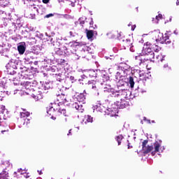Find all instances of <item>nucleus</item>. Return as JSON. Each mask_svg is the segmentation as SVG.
Masks as SVG:
<instances>
[{
    "mask_svg": "<svg viewBox=\"0 0 179 179\" xmlns=\"http://www.w3.org/2000/svg\"><path fill=\"white\" fill-rule=\"evenodd\" d=\"M129 83L130 85V87L132 88L134 86H135V81H134V77L130 76L129 78Z\"/></svg>",
    "mask_w": 179,
    "mask_h": 179,
    "instance_id": "25",
    "label": "nucleus"
},
{
    "mask_svg": "<svg viewBox=\"0 0 179 179\" xmlns=\"http://www.w3.org/2000/svg\"><path fill=\"white\" fill-rule=\"evenodd\" d=\"M108 80H110V76H108V74L106 73L101 76L99 83L103 85V83H106V82H108Z\"/></svg>",
    "mask_w": 179,
    "mask_h": 179,
    "instance_id": "11",
    "label": "nucleus"
},
{
    "mask_svg": "<svg viewBox=\"0 0 179 179\" xmlns=\"http://www.w3.org/2000/svg\"><path fill=\"white\" fill-rule=\"evenodd\" d=\"M133 43L134 39L132 38H126L122 40V45L125 50H127V48H130L131 51H132V48L134 47V45H132Z\"/></svg>",
    "mask_w": 179,
    "mask_h": 179,
    "instance_id": "4",
    "label": "nucleus"
},
{
    "mask_svg": "<svg viewBox=\"0 0 179 179\" xmlns=\"http://www.w3.org/2000/svg\"><path fill=\"white\" fill-rule=\"evenodd\" d=\"M17 50H18L19 54L23 55L24 54V51H26V48L23 45H20L17 46Z\"/></svg>",
    "mask_w": 179,
    "mask_h": 179,
    "instance_id": "19",
    "label": "nucleus"
},
{
    "mask_svg": "<svg viewBox=\"0 0 179 179\" xmlns=\"http://www.w3.org/2000/svg\"><path fill=\"white\" fill-rule=\"evenodd\" d=\"M87 31V38L88 40H92L93 38V36H94V31L93 30H87L86 29Z\"/></svg>",
    "mask_w": 179,
    "mask_h": 179,
    "instance_id": "16",
    "label": "nucleus"
},
{
    "mask_svg": "<svg viewBox=\"0 0 179 179\" xmlns=\"http://www.w3.org/2000/svg\"><path fill=\"white\" fill-rule=\"evenodd\" d=\"M159 36L160 38H157L155 40L156 41H159L161 44H164V43H166V40L169 38V35H167L166 34H165L164 35H163V34H159Z\"/></svg>",
    "mask_w": 179,
    "mask_h": 179,
    "instance_id": "8",
    "label": "nucleus"
},
{
    "mask_svg": "<svg viewBox=\"0 0 179 179\" xmlns=\"http://www.w3.org/2000/svg\"><path fill=\"white\" fill-rule=\"evenodd\" d=\"M145 58L146 60L150 61V62H153V59H155V52H147L145 54Z\"/></svg>",
    "mask_w": 179,
    "mask_h": 179,
    "instance_id": "13",
    "label": "nucleus"
},
{
    "mask_svg": "<svg viewBox=\"0 0 179 179\" xmlns=\"http://www.w3.org/2000/svg\"><path fill=\"white\" fill-rule=\"evenodd\" d=\"M160 148H162V145H160V143L158 141H156L154 143V149L155 150L151 152L152 156H155L156 153L160 152Z\"/></svg>",
    "mask_w": 179,
    "mask_h": 179,
    "instance_id": "7",
    "label": "nucleus"
},
{
    "mask_svg": "<svg viewBox=\"0 0 179 179\" xmlns=\"http://www.w3.org/2000/svg\"><path fill=\"white\" fill-rule=\"evenodd\" d=\"M53 110H55V108H54V107H51V108L47 111V113L49 114V115L51 116L52 120H57V117H54V116L52 115V113H51V112H52Z\"/></svg>",
    "mask_w": 179,
    "mask_h": 179,
    "instance_id": "26",
    "label": "nucleus"
},
{
    "mask_svg": "<svg viewBox=\"0 0 179 179\" xmlns=\"http://www.w3.org/2000/svg\"><path fill=\"white\" fill-rule=\"evenodd\" d=\"M38 174H39L40 176H41V174H43V172H42L41 171H38Z\"/></svg>",
    "mask_w": 179,
    "mask_h": 179,
    "instance_id": "42",
    "label": "nucleus"
},
{
    "mask_svg": "<svg viewBox=\"0 0 179 179\" xmlns=\"http://www.w3.org/2000/svg\"><path fill=\"white\" fill-rule=\"evenodd\" d=\"M152 122H155V120H153Z\"/></svg>",
    "mask_w": 179,
    "mask_h": 179,
    "instance_id": "54",
    "label": "nucleus"
},
{
    "mask_svg": "<svg viewBox=\"0 0 179 179\" xmlns=\"http://www.w3.org/2000/svg\"><path fill=\"white\" fill-rule=\"evenodd\" d=\"M57 100L59 104L66 103V101H68L66 100V96H65V94H62L57 96Z\"/></svg>",
    "mask_w": 179,
    "mask_h": 179,
    "instance_id": "12",
    "label": "nucleus"
},
{
    "mask_svg": "<svg viewBox=\"0 0 179 179\" xmlns=\"http://www.w3.org/2000/svg\"><path fill=\"white\" fill-rule=\"evenodd\" d=\"M176 5H177V6L179 5V0H177V1H176Z\"/></svg>",
    "mask_w": 179,
    "mask_h": 179,
    "instance_id": "45",
    "label": "nucleus"
},
{
    "mask_svg": "<svg viewBox=\"0 0 179 179\" xmlns=\"http://www.w3.org/2000/svg\"><path fill=\"white\" fill-rule=\"evenodd\" d=\"M70 44H71V47H78V45H79V42L73 41L70 42Z\"/></svg>",
    "mask_w": 179,
    "mask_h": 179,
    "instance_id": "30",
    "label": "nucleus"
},
{
    "mask_svg": "<svg viewBox=\"0 0 179 179\" xmlns=\"http://www.w3.org/2000/svg\"><path fill=\"white\" fill-rule=\"evenodd\" d=\"M0 125H1V121H0Z\"/></svg>",
    "mask_w": 179,
    "mask_h": 179,
    "instance_id": "55",
    "label": "nucleus"
},
{
    "mask_svg": "<svg viewBox=\"0 0 179 179\" xmlns=\"http://www.w3.org/2000/svg\"><path fill=\"white\" fill-rule=\"evenodd\" d=\"M149 141L144 140L142 143V150L143 151L144 155H148V153H150L152 150H153V145H148Z\"/></svg>",
    "mask_w": 179,
    "mask_h": 179,
    "instance_id": "3",
    "label": "nucleus"
},
{
    "mask_svg": "<svg viewBox=\"0 0 179 179\" xmlns=\"http://www.w3.org/2000/svg\"><path fill=\"white\" fill-rule=\"evenodd\" d=\"M47 84H46V85H45V89H48V87H47Z\"/></svg>",
    "mask_w": 179,
    "mask_h": 179,
    "instance_id": "51",
    "label": "nucleus"
},
{
    "mask_svg": "<svg viewBox=\"0 0 179 179\" xmlns=\"http://www.w3.org/2000/svg\"><path fill=\"white\" fill-rule=\"evenodd\" d=\"M99 83H100L99 81L92 80V90L97 92V90L100 89V87H99Z\"/></svg>",
    "mask_w": 179,
    "mask_h": 179,
    "instance_id": "15",
    "label": "nucleus"
},
{
    "mask_svg": "<svg viewBox=\"0 0 179 179\" xmlns=\"http://www.w3.org/2000/svg\"><path fill=\"white\" fill-rule=\"evenodd\" d=\"M33 98L34 99V100H36V101H38V100H41L43 99V94L42 93L34 94Z\"/></svg>",
    "mask_w": 179,
    "mask_h": 179,
    "instance_id": "18",
    "label": "nucleus"
},
{
    "mask_svg": "<svg viewBox=\"0 0 179 179\" xmlns=\"http://www.w3.org/2000/svg\"><path fill=\"white\" fill-rule=\"evenodd\" d=\"M42 2L43 3H48V2H50V0H42Z\"/></svg>",
    "mask_w": 179,
    "mask_h": 179,
    "instance_id": "40",
    "label": "nucleus"
},
{
    "mask_svg": "<svg viewBox=\"0 0 179 179\" xmlns=\"http://www.w3.org/2000/svg\"><path fill=\"white\" fill-rule=\"evenodd\" d=\"M92 122H93V117L89 115L84 116V118L83 119V124L87 125V124H92Z\"/></svg>",
    "mask_w": 179,
    "mask_h": 179,
    "instance_id": "9",
    "label": "nucleus"
},
{
    "mask_svg": "<svg viewBox=\"0 0 179 179\" xmlns=\"http://www.w3.org/2000/svg\"><path fill=\"white\" fill-rule=\"evenodd\" d=\"M29 8L31 9V10H33V9H34V10H35L36 12H37V10H38V9H37V7H36L35 5L31 6L29 7Z\"/></svg>",
    "mask_w": 179,
    "mask_h": 179,
    "instance_id": "31",
    "label": "nucleus"
},
{
    "mask_svg": "<svg viewBox=\"0 0 179 179\" xmlns=\"http://www.w3.org/2000/svg\"><path fill=\"white\" fill-rule=\"evenodd\" d=\"M124 139V136L122 134L117 136L115 137V140L117 141L118 145H121V143L122 142V140Z\"/></svg>",
    "mask_w": 179,
    "mask_h": 179,
    "instance_id": "21",
    "label": "nucleus"
},
{
    "mask_svg": "<svg viewBox=\"0 0 179 179\" xmlns=\"http://www.w3.org/2000/svg\"><path fill=\"white\" fill-rule=\"evenodd\" d=\"M158 62H163V61H164V56L162 55H158L156 57Z\"/></svg>",
    "mask_w": 179,
    "mask_h": 179,
    "instance_id": "28",
    "label": "nucleus"
},
{
    "mask_svg": "<svg viewBox=\"0 0 179 179\" xmlns=\"http://www.w3.org/2000/svg\"><path fill=\"white\" fill-rule=\"evenodd\" d=\"M96 111H99V113H106V111H109L112 116L115 115V113H114V110L106 106V103H98L96 105Z\"/></svg>",
    "mask_w": 179,
    "mask_h": 179,
    "instance_id": "2",
    "label": "nucleus"
},
{
    "mask_svg": "<svg viewBox=\"0 0 179 179\" xmlns=\"http://www.w3.org/2000/svg\"><path fill=\"white\" fill-rule=\"evenodd\" d=\"M15 86H19L20 85L21 86H24L25 89H29V86L30 87H36L37 86V83H30V82H25V83H20L19 80H17V83H14Z\"/></svg>",
    "mask_w": 179,
    "mask_h": 179,
    "instance_id": "5",
    "label": "nucleus"
},
{
    "mask_svg": "<svg viewBox=\"0 0 179 179\" xmlns=\"http://www.w3.org/2000/svg\"><path fill=\"white\" fill-rule=\"evenodd\" d=\"M80 83V85H86V83Z\"/></svg>",
    "mask_w": 179,
    "mask_h": 179,
    "instance_id": "50",
    "label": "nucleus"
},
{
    "mask_svg": "<svg viewBox=\"0 0 179 179\" xmlns=\"http://www.w3.org/2000/svg\"><path fill=\"white\" fill-rule=\"evenodd\" d=\"M163 71L165 73H169L171 71V67L169 66L168 64H165L163 66Z\"/></svg>",
    "mask_w": 179,
    "mask_h": 179,
    "instance_id": "20",
    "label": "nucleus"
},
{
    "mask_svg": "<svg viewBox=\"0 0 179 179\" xmlns=\"http://www.w3.org/2000/svg\"><path fill=\"white\" fill-rule=\"evenodd\" d=\"M143 120H144V121H148V119H146V117H143Z\"/></svg>",
    "mask_w": 179,
    "mask_h": 179,
    "instance_id": "47",
    "label": "nucleus"
},
{
    "mask_svg": "<svg viewBox=\"0 0 179 179\" xmlns=\"http://www.w3.org/2000/svg\"><path fill=\"white\" fill-rule=\"evenodd\" d=\"M57 62L58 64H59V65H64V64L66 62V61L64 59H57Z\"/></svg>",
    "mask_w": 179,
    "mask_h": 179,
    "instance_id": "29",
    "label": "nucleus"
},
{
    "mask_svg": "<svg viewBox=\"0 0 179 179\" xmlns=\"http://www.w3.org/2000/svg\"><path fill=\"white\" fill-rule=\"evenodd\" d=\"M93 87V80H91V81H88V87H90V89L92 88Z\"/></svg>",
    "mask_w": 179,
    "mask_h": 179,
    "instance_id": "32",
    "label": "nucleus"
},
{
    "mask_svg": "<svg viewBox=\"0 0 179 179\" xmlns=\"http://www.w3.org/2000/svg\"><path fill=\"white\" fill-rule=\"evenodd\" d=\"M150 47H151V48H152L153 51H155V52H159L160 51V47H159L158 45H153L152 44H150Z\"/></svg>",
    "mask_w": 179,
    "mask_h": 179,
    "instance_id": "24",
    "label": "nucleus"
},
{
    "mask_svg": "<svg viewBox=\"0 0 179 179\" xmlns=\"http://www.w3.org/2000/svg\"><path fill=\"white\" fill-rule=\"evenodd\" d=\"M131 148H132V147L129 146V145H128V149H131Z\"/></svg>",
    "mask_w": 179,
    "mask_h": 179,
    "instance_id": "52",
    "label": "nucleus"
},
{
    "mask_svg": "<svg viewBox=\"0 0 179 179\" xmlns=\"http://www.w3.org/2000/svg\"><path fill=\"white\" fill-rule=\"evenodd\" d=\"M136 61L138 63V65H146V57H144L143 59L141 56H136Z\"/></svg>",
    "mask_w": 179,
    "mask_h": 179,
    "instance_id": "10",
    "label": "nucleus"
},
{
    "mask_svg": "<svg viewBox=\"0 0 179 179\" xmlns=\"http://www.w3.org/2000/svg\"><path fill=\"white\" fill-rule=\"evenodd\" d=\"M24 177L25 178H30V175H29V173H26L25 175H24Z\"/></svg>",
    "mask_w": 179,
    "mask_h": 179,
    "instance_id": "38",
    "label": "nucleus"
},
{
    "mask_svg": "<svg viewBox=\"0 0 179 179\" xmlns=\"http://www.w3.org/2000/svg\"><path fill=\"white\" fill-rule=\"evenodd\" d=\"M7 73L8 75H16L17 72L16 71H15V69L12 68V69H8L7 71Z\"/></svg>",
    "mask_w": 179,
    "mask_h": 179,
    "instance_id": "27",
    "label": "nucleus"
},
{
    "mask_svg": "<svg viewBox=\"0 0 179 179\" xmlns=\"http://www.w3.org/2000/svg\"><path fill=\"white\" fill-rule=\"evenodd\" d=\"M156 19L157 20H160V19H163V15L162 14H159L158 15L156 16Z\"/></svg>",
    "mask_w": 179,
    "mask_h": 179,
    "instance_id": "33",
    "label": "nucleus"
},
{
    "mask_svg": "<svg viewBox=\"0 0 179 179\" xmlns=\"http://www.w3.org/2000/svg\"><path fill=\"white\" fill-rule=\"evenodd\" d=\"M93 19H91V21L90 22V27H93Z\"/></svg>",
    "mask_w": 179,
    "mask_h": 179,
    "instance_id": "39",
    "label": "nucleus"
},
{
    "mask_svg": "<svg viewBox=\"0 0 179 179\" xmlns=\"http://www.w3.org/2000/svg\"><path fill=\"white\" fill-rule=\"evenodd\" d=\"M8 129L7 130H1L0 132H1V134H3L4 132H8Z\"/></svg>",
    "mask_w": 179,
    "mask_h": 179,
    "instance_id": "41",
    "label": "nucleus"
},
{
    "mask_svg": "<svg viewBox=\"0 0 179 179\" xmlns=\"http://www.w3.org/2000/svg\"><path fill=\"white\" fill-rule=\"evenodd\" d=\"M10 166V162H9V161L6 160L4 161L1 164V167L2 169H3L4 170H6V169H8V167Z\"/></svg>",
    "mask_w": 179,
    "mask_h": 179,
    "instance_id": "17",
    "label": "nucleus"
},
{
    "mask_svg": "<svg viewBox=\"0 0 179 179\" xmlns=\"http://www.w3.org/2000/svg\"><path fill=\"white\" fill-rule=\"evenodd\" d=\"M148 124H150V120H147Z\"/></svg>",
    "mask_w": 179,
    "mask_h": 179,
    "instance_id": "46",
    "label": "nucleus"
},
{
    "mask_svg": "<svg viewBox=\"0 0 179 179\" xmlns=\"http://www.w3.org/2000/svg\"><path fill=\"white\" fill-rule=\"evenodd\" d=\"M131 30H135V26L131 27Z\"/></svg>",
    "mask_w": 179,
    "mask_h": 179,
    "instance_id": "49",
    "label": "nucleus"
},
{
    "mask_svg": "<svg viewBox=\"0 0 179 179\" xmlns=\"http://www.w3.org/2000/svg\"><path fill=\"white\" fill-rule=\"evenodd\" d=\"M58 111L60 114H63L64 117H69V115L66 113V110L64 108H59Z\"/></svg>",
    "mask_w": 179,
    "mask_h": 179,
    "instance_id": "22",
    "label": "nucleus"
},
{
    "mask_svg": "<svg viewBox=\"0 0 179 179\" xmlns=\"http://www.w3.org/2000/svg\"><path fill=\"white\" fill-rule=\"evenodd\" d=\"M71 131H72V129H70V130L69 131V134H68L67 135H69V134H71Z\"/></svg>",
    "mask_w": 179,
    "mask_h": 179,
    "instance_id": "48",
    "label": "nucleus"
},
{
    "mask_svg": "<svg viewBox=\"0 0 179 179\" xmlns=\"http://www.w3.org/2000/svg\"><path fill=\"white\" fill-rule=\"evenodd\" d=\"M52 16H54V14L52 13H50V14H48L45 16V18L48 19V17H52Z\"/></svg>",
    "mask_w": 179,
    "mask_h": 179,
    "instance_id": "35",
    "label": "nucleus"
},
{
    "mask_svg": "<svg viewBox=\"0 0 179 179\" xmlns=\"http://www.w3.org/2000/svg\"><path fill=\"white\" fill-rule=\"evenodd\" d=\"M164 44H171V41L170 40L169 37H168V38L166 40V42H164Z\"/></svg>",
    "mask_w": 179,
    "mask_h": 179,
    "instance_id": "34",
    "label": "nucleus"
},
{
    "mask_svg": "<svg viewBox=\"0 0 179 179\" xmlns=\"http://www.w3.org/2000/svg\"><path fill=\"white\" fill-rule=\"evenodd\" d=\"M146 49H147V52H153V51H152V48H146Z\"/></svg>",
    "mask_w": 179,
    "mask_h": 179,
    "instance_id": "37",
    "label": "nucleus"
},
{
    "mask_svg": "<svg viewBox=\"0 0 179 179\" xmlns=\"http://www.w3.org/2000/svg\"><path fill=\"white\" fill-rule=\"evenodd\" d=\"M30 112L27 111L26 109L22 108V112H20V122L23 125H27L30 124Z\"/></svg>",
    "mask_w": 179,
    "mask_h": 179,
    "instance_id": "1",
    "label": "nucleus"
},
{
    "mask_svg": "<svg viewBox=\"0 0 179 179\" xmlns=\"http://www.w3.org/2000/svg\"><path fill=\"white\" fill-rule=\"evenodd\" d=\"M70 79H71V80H73L75 79V77L71 76V77H70Z\"/></svg>",
    "mask_w": 179,
    "mask_h": 179,
    "instance_id": "44",
    "label": "nucleus"
},
{
    "mask_svg": "<svg viewBox=\"0 0 179 179\" xmlns=\"http://www.w3.org/2000/svg\"><path fill=\"white\" fill-rule=\"evenodd\" d=\"M13 85H15V83H17V80H19V82L20 83V78H17L16 80V77L15 78H13Z\"/></svg>",
    "mask_w": 179,
    "mask_h": 179,
    "instance_id": "36",
    "label": "nucleus"
},
{
    "mask_svg": "<svg viewBox=\"0 0 179 179\" xmlns=\"http://www.w3.org/2000/svg\"><path fill=\"white\" fill-rule=\"evenodd\" d=\"M115 104L117 106V108H126L128 107V102L125 99H120L119 101H116Z\"/></svg>",
    "mask_w": 179,
    "mask_h": 179,
    "instance_id": "6",
    "label": "nucleus"
},
{
    "mask_svg": "<svg viewBox=\"0 0 179 179\" xmlns=\"http://www.w3.org/2000/svg\"><path fill=\"white\" fill-rule=\"evenodd\" d=\"M27 1H33V0H27Z\"/></svg>",
    "mask_w": 179,
    "mask_h": 179,
    "instance_id": "53",
    "label": "nucleus"
},
{
    "mask_svg": "<svg viewBox=\"0 0 179 179\" xmlns=\"http://www.w3.org/2000/svg\"><path fill=\"white\" fill-rule=\"evenodd\" d=\"M73 108H76L78 111H82V106L79 105L78 103H73Z\"/></svg>",
    "mask_w": 179,
    "mask_h": 179,
    "instance_id": "23",
    "label": "nucleus"
},
{
    "mask_svg": "<svg viewBox=\"0 0 179 179\" xmlns=\"http://www.w3.org/2000/svg\"><path fill=\"white\" fill-rule=\"evenodd\" d=\"M75 24L79 29H83V24H85V20L83 18H80L78 21L75 22Z\"/></svg>",
    "mask_w": 179,
    "mask_h": 179,
    "instance_id": "14",
    "label": "nucleus"
},
{
    "mask_svg": "<svg viewBox=\"0 0 179 179\" xmlns=\"http://www.w3.org/2000/svg\"><path fill=\"white\" fill-rule=\"evenodd\" d=\"M69 34H70V36H73L74 35H73V32H72V31H70L69 32Z\"/></svg>",
    "mask_w": 179,
    "mask_h": 179,
    "instance_id": "43",
    "label": "nucleus"
}]
</instances>
